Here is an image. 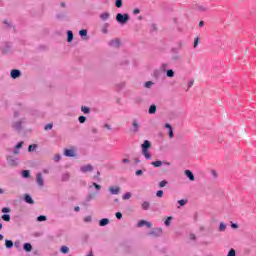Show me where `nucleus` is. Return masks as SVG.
I'll use <instances>...</instances> for the list:
<instances>
[{
	"instance_id": "26",
	"label": "nucleus",
	"mask_w": 256,
	"mask_h": 256,
	"mask_svg": "<svg viewBox=\"0 0 256 256\" xmlns=\"http://www.w3.org/2000/svg\"><path fill=\"white\" fill-rule=\"evenodd\" d=\"M67 17V14L65 12H60L56 15V19H58L59 21L65 19Z\"/></svg>"
},
{
	"instance_id": "48",
	"label": "nucleus",
	"mask_w": 256,
	"mask_h": 256,
	"mask_svg": "<svg viewBox=\"0 0 256 256\" xmlns=\"http://www.w3.org/2000/svg\"><path fill=\"white\" fill-rule=\"evenodd\" d=\"M14 247H15L16 249H21V241H19V240L15 241V242H14Z\"/></svg>"
},
{
	"instance_id": "15",
	"label": "nucleus",
	"mask_w": 256,
	"mask_h": 256,
	"mask_svg": "<svg viewBox=\"0 0 256 256\" xmlns=\"http://www.w3.org/2000/svg\"><path fill=\"white\" fill-rule=\"evenodd\" d=\"M64 155H65V157H75V150L74 149H65Z\"/></svg>"
},
{
	"instance_id": "54",
	"label": "nucleus",
	"mask_w": 256,
	"mask_h": 256,
	"mask_svg": "<svg viewBox=\"0 0 256 256\" xmlns=\"http://www.w3.org/2000/svg\"><path fill=\"white\" fill-rule=\"evenodd\" d=\"M25 142L21 141L19 142L16 146H15V149H21V147H23Z\"/></svg>"
},
{
	"instance_id": "14",
	"label": "nucleus",
	"mask_w": 256,
	"mask_h": 256,
	"mask_svg": "<svg viewBox=\"0 0 256 256\" xmlns=\"http://www.w3.org/2000/svg\"><path fill=\"white\" fill-rule=\"evenodd\" d=\"M184 175L189 179V181H195V175L191 170H185Z\"/></svg>"
},
{
	"instance_id": "42",
	"label": "nucleus",
	"mask_w": 256,
	"mask_h": 256,
	"mask_svg": "<svg viewBox=\"0 0 256 256\" xmlns=\"http://www.w3.org/2000/svg\"><path fill=\"white\" fill-rule=\"evenodd\" d=\"M131 197V192H127L122 196V199L124 201H127Z\"/></svg>"
},
{
	"instance_id": "6",
	"label": "nucleus",
	"mask_w": 256,
	"mask_h": 256,
	"mask_svg": "<svg viewBox=\"0 0 256 256\" xmlns=\"http://www.w3.org/2000/svg\"><path fill=\"white\" fill-rule=\"evenodd\" d=\"M36 183L39 187H43L45 185V180L43 179V174L41 172L36 174Z\"/></svg>"
},
{
	"instance_id": "44",
	"label": "nucleus",
	"mask_w": 256,
	"mask_h": 256,
	"mask_svg": "<svg viewBox=\"0 0 256 256\" xmlns=\"http://www.w3.org/2000/svg\"><path fill=\"white\" fill-rule=\"evenodd\" d=\"M167 67H169V64L167 63H163L161 66H160V71H167Z\"/></svg>"
},
{
	"instance_id": "32",
	"label": "nucleus",
	"mask_w": 256,
	"mask_h": 256,
	"mask_svg": "<svg viewBox=\"0 0 256 256\" xmlns=\"http://www.w3.org/2000/svg\"><path fill=\"white\" fill-rule=\"evenodd\" d=\"M153 85H155V82H153V81H147V82L144 84V87H145V89H151V87H153Z\"/></svg>"
},
{
	"instance_id": "8",
	"label": "nucleus",
	"mask_w": 256,
	"mask_h": 256,
	"mask_svg": "<svg viewBox=\"0 0 256 256\" xmlns=\"http://www.w3.org/2000/svg\"><path fill=\"white\" fill-rule=\"evenodd\" d=\"M181 49H183V42H178L177 47L171 48V53H173L174 55H179Z\"/></svg>"
},
{
	"instance_id": "7",
	"label": "nucleus",
	"mask_w": 256,
	"mask_h": 256,
	"mask_svg": "<svg viewBox=\"0 0 256 256\" xmlns=\"http://www.w3.org/2000/svg\"><path fill=\"white\" fill-rule=\"evenodd\" d=\"M108 191L110 195H119L121 193V188L119 186H110Z\"/></svg>"
},
{
	"instance_id": "40",
	"label": "nucleus",
	"mask_w": 256,
	"mask_h": 256,
	"mask_svg": "<svg viewBox=\"0 0 256 256\" xmlns=\"http://www.w3.org/2000/svg\"><path fill=\"white\" fill-rule=\"evenodd\" d=\"M168 184H169V182L167 180H163V181L159 182V187L160 188L167 187Z\"/></svg>"
},
{
	"instance_id": "63",
	"label": "nucleus",
	"mask_w": 256,
	"mask_h": 256,
	"mask_svg": "<svg viewBox=\"0 0 256 256\" xmlns=\"http://www.w3.org/2000/svg\"><path fill=\"white\" fill-rule=\"evenodd\" d=\"M69 179V174H64L62 177L63 181H67Z\"/></svg>"
},
{
	"instance_id": "33",
	"label": "nucleus",
	"mask_w": 256,
	"mask_h": 256,
	"mask_svg": "<svg viewBox=\"0 0 256 256\" xmlns=\"http://www.w3.org/2000/svg\"><path fill=\"white\" fill-rule=\"evenodd\" d=\"M37 144H31L28 146V151L29 153H33V151H35L37 149Z\"/></svg>"
},
{
	"instance_id": "64",
	"label": "nucleus",
	"mask_w": 256,
	"mask_h": 256,
	"mask_svg": "<svg viewBox=\"0 0 256 256\" xmlns=\"http://www.w3.org/2000/svg\"><path fill=\"white\" fill-rule=\"evenodd\" d=\"M136 175L137 177H140V175H143V170H137Z\"/></svg>"
},
{
	"instance_id": "45",
	"label": "nucleus",
	"mask_w": 256,
	"mask_h": 256,
	"mask_svg": "<svg viewBox=\"0 0 256 256\" xmlns=\"http://www.w3.org/2000/svg\"><path fill=\"white\" fill-rule=\"evenodd\" d=\"M79 35H80V37H87V30H85V29L80 30Z\"/></svg>"
},
{
	"instance_id": "19",
	"label": "nucleus",
	"mask_w": 256,
	"mask_h": 256,
	"mask_svg": "<svg viewBox=\"0 0 256 256\" xmlns=\"http://www.w3.org/2000/svg\"><path fill=\"white\" fill-rule=\"evenodd\" d=\"M132 127L133 133H139V122L137 120H133Z\"/></svg>"
},
{
	"instance_id": "20",
	"label": "nucleus",
	"mask_w": 256,
	"mask_h": 256,
	"mask_svg": "<svg viewBox=\"0 0 256 256\" xmlns=\"http://www.w3.org/2000/svg\"><path fill=\"white\" fill-rule=\"evenodd\" d=\"M13 129H15L16 131H21L22 129V122L21 121H17L12 125Z\"/></svg>"
},
{
	"instance_id": "57",
	"label": "nucleus",
	"mask_w": 256,
	"mask_h": 256,
	"mask_svg": "<svg viewBox=\"0 0 256 256\" xmlns=\"http://www.w3.org/2000/svg\"><path fill=\"white\" fill-rule=\"evenodd\" d=\"M115 216L117 219H123V214L121 212H116Z\"/></svg>"
},
{
	"instance_id": "53",
	"label": "nucleus",
	"mask_w": 256,
	"mask_h": 256,
	"mask_svg": "<svg viewBox=\"0 0 256 256\" xmlns=\"http://www.w3.org/2000/svg\"><path fill=\"white\" fill-rule=\"evenodd\" d=\"M54 161L57 163V162H59V161H61V156L59 155V154H56L55 156H54Z\"/></svg>"
},
{
	"instance_id": "4",
	"label": "nucleus",
	"mask_w": 256,
	"mask_h": 256,
	"mask_svg": "<svg viewBox=\"0 0 256 256\" xmlns=\"http://www.w3.org/2000/svg\"><path fill=\"white\" fill-rule=\"evenodd\" d=\"M108 45L113 49H119L121 47V40L119 38L112 39L108 42Z\"/></svg>"
},
{
	"instance_id": "31",
	"label": "nucleus",
	"mask_w": 256,
	"mask_h": 256,
	"mask_svg": "<svg viewBox=\"0 0 256 256\" xmlns=\"http://www.w3.org/2000/svg\"><path fill=\"white\" fill-rule=\"evenodd\" d=\"M13 242L11 240H5V247L6 249H12L13 247Z\"/></svg>"
},
{
	"instance_id": "50",
	"label": "nucleus",
	"mask_w": 256,
	"mask_h": 256,
	"mask_svg": "<svg viewBox=\"0 0 256 256\" xmlns=\"http://www.w3.org/2000/svg\"><path fill=\"white\" fill-rule=\"evenodd\" d=\"M92 185H93V187H95V189H96L97 191H101V185H99V184H97V183H95V182H93Z\"/></svg>"
},
{
	"instance_id": "10",
	"label": "nucleus",
	"mask_w": 256,
	"mask_h": 256,
	"mask_svg": "<svg viewBox=\"0 0 256 256\" xmlns=\"http://www.w3.org/2000/svg\"><path fill=\"white\" fill-rule=\"evenodd\" d=\"M10 76L12 79H19V77H21V70H19V69L11 70Z\"/></svg>"
},
{
	"instance_id": "9",
	"label": "nucleus",
	"mask_w": 256,
	"mask_h": 256,
	"mask_svg": "<svg viewBox=\"0 0 256 256\" xmlns=\"http://www.w3.org/2000/svg\"><path fill=\"white\" fill-rule=\"evenodd\" d=\"M145 225L148 229H151V227H153V224L146 220H140L137 224V227H145Z\"/></svg>"
},
{
	"instance_id": "12",
	"label": "nucleus",
	"mask_w": 256,
	"mask_h": 256,
	"mask_svg": "<svg viewBox=\"0 0 256 256\" xmlns=\"http://www.w3.org/2000/svg\"><path fill=\"white\" fill-rule=\"evenodd\" d=\"M80 171L82 173H89V172L93 171V165H91V164L84 165V166L80 167Z\"/></svg>"
},
{
	"instance_id": "34",
	"label": "nucleus",
	"mask_w": 256,
	"mask_h": 256,
	"mask_svg": "<svg viewBox=\"0 0 256 256\" xmlns=\"http://www.w3.org/2000/svg\"><path fill=\"white\" fill-rule=\"evenodd\" d=\"M60 251H61V253H63L64 255H67V253H69V247H67V246H62V247L60 248Z\"/></svg>"
},
{
	"instance_id": "27",
	"label": "nucleus",
	"mask_w": 256,
	"mask_h": 256,
	"mask_svg": "<svg viewBox=\"0 0 256 256\" xmlns=\"http://www.w3.org/2000/svg\"><path fill=\"white\" fill-rule=\"evenodd\" d=\"M81 111L82 113H84L85 115H89V113H91V108L87 107V106H82L81 107Z\"/></svg>"
},
{
	"instance_id": "58",
	"label": "nucleus",
	"mask_w": 256,
	"mask_h": 256,
	"mask_svg": "<svg viewBox=\"0 0 256 256\" xmlns=\"http://www.w3.org/2000/svg\"><path fill=\"white\" fill-rule=\"evenodd\" d=\"M168 135H169L170 139H173L175 137V134H173V129L168 130Z\"/></svg>"
},
{
	"instance_id": "11",
	"label": "nucleus",
	"mask_w": 256,
	"mask_h": 256,
	"mask_svg": "<svg viewBox=\"0 0 256 256\" xmlns=\"http://www.w3.org/2000/svg\"><path fill=\"white\" fill-rule=\"evenodd\" d=\"M151 165H153V167H161L162 165H171L170 162H167V161H161V160H157V161H154V162H151Z\"/></svg>"
},
{
	"instance_id": "37",
	"label": "nucleus",
	"mask_w": 256,
	"mask_h": 256,
	"mask_svg": "<svg viewBox=\"0 0 256 256\" xmlns=\"http://www.w3.org/2000/svg\"><path fill=\"white\" fill-rule=\"evenodd\" d=\"M2 219H3L4 221H6V222H9V221H11V215H9V214H3V215H2Z\"/></svg>"
},
{
	"instance_id": "36",
	"label": "nucleus",
	"mask_w": 256,
	"mask_h": 256,
	"mask_svg": "<svg viewBox=\"0 0 256 256\" xmlns=\"http://www.w3.org/2000/svg\"><path fill=\"white\" fill-rule=\"evenodd\" d=\"M115 5L118 9H121L123 7V0H115Z\"/></svg>"
},
{
	"instance_id": "18",
	"label": "nucleus",
	"mask_w": 256,
	"mask_h": 256,
	"mask_svg": "<svg viewBox=\"0 0 256 256\" xmlns=\"http://www.w3.org/2000/svg\"><path fill=\"white\" fill-rule=\"evenodd\" d=\"M149 115H155L157 113V105L152 104L148 109Z\"/></svg>"
},
{
	"instance_id": "13",
	"label": "nucleus",
	"mask_w": 256,
	"mask_h": 256,
	"mask_svg": "<svg viewBox=\"0 0 256 256\" xmlns=\"http://www.w3.org/2000/svg\"><path fill=\"white\" fill-rule=\"evenodd\" d=\"M24 201L28 203V205H35V200H33L30 194H25Z\"/></svg>"
},
{
	"instance_id": "2",
	"label": "nucleus",
	"mask_w": 256,
	"mask_h": 256,
	"mask_svg": "<svg viewBox=\"0 0 256 256\" xmlns=\"http://www.w3.org/2000/svg\"><path fill=\"white\" fill-rule=\"evenodd\" d=\"M129 19H131V17L127 13H118L116 15V21L117 23H120V25H127V23H129Z\"/></svg>"
},
{
	"instance_id": "24",
	"label": "nucleus",
	"mask_w": 256,
	"mask_h": 256,
	"mask_svg": "<svg viewBox=\"0 0 256 256\" xmlns=\"http://www.w3.org/2000/svg\"><path fill=\"white\" fill-rule=\"evenodd\" d=\"M66 33H67V41L68 43H71L73 41V31L68 30Z\"/></svg>"
},
{
	"instance_id": "49",
	"label": "nucleus",
	"mask_w": 256,
	"mask_h": 256,
	"mask_svg": "<svg viewBox=\"0 0 256 256\" xmlns=\"http://www.w3.org/2000/svg\"><path fill=\"white\" fill-rule=\"evenodd\" d=\"M45 131H49L51 129H53V123H48L45 127H44Z\"/></svg>"
},
{
	"instance_id": "17",
	"label": "nucleus",
	"mask_w": 256,
	"mask_h": 256,
	"mask_svg": "<svg viewBox=\"0 0 256 256\" xmlns=\"http://www.w3.org/2000/svg\"><path fill=\"white\" fill-rule=\"evenodd\" d=\"M10 50L11 45H9V43H6L5 47H1V52L3 53V55H7V53H9Z\"/></svg>"
},
{
	"instance_id": "30",
	"label": "nucleus",
	"mask_w": 256,
	"mask_h": 256,
	"mask_svg": "<svg viewBox=\"0 0 256 256\" xmlns=\"http://www.w3.org/2000/svg\"><path fill=\"white\" fill-rule=\"evenodd\" d=\"M226 229H227V224L221 222L219 225L218 231H220V233H223V231H225Z\"/></svg>"
},
{
	"instance_id": "62",
	"label": "nucleus",
	"mask_w": 256,
	"mask_h": 256,
	"mask_svg": "<svg viewBox=\"0 0 256 256\" xmlns=\"http://www.w3.org/2000/svg\"><path fill=\"white\" fill-rule=\"evenodd\" d=\"M117 87H119V89H123L125 87V82L117 84Z\"/></svg>"
},
{
	"instance_id": "22",
	"label": "nucleus",
	"mask_w": 256,
	"mask_h": 256,
	"mask_svg": "<svg viewBox=\"0 0 256 256\" xmlns=\"http://www.w3.org/2000/svg\"><path fill=\"white\" fill-rule=\"evenodd\" d=\"M142 209L144 211H149V208L151 207V203H149V201H144L141 205Z\"/></svg>"
},
{
	"instance_id": "55",
	"label": "nucleus",
	"mask_w": 256,
	"mask_h": 256,
	"mask_svg": "<svg viewBox=\"0 0 256 256\" xmlns=\"http://www.w3.org/2000/svg\"><path fill=\"white\" fill-rule=\"evenodd\" d=\"M91 221H92L91 216H86V217L84 218V222H85V223H91Z\"/></svg>"
},
{
	"instance_id": "60",
	"label": "nucleus",
	"mask_w": 256,
	"mask_h": 256,
	"mask_svg": "<svg viewBox=\"0 0 256 256\" xmlns=\"http://www.w3.org/2000/svg\"><path fill=\"white\" fill-rule=\"evenodd\" d=\"M211 175L214 177V179H217V177H218L217 171H215V170H211Z\"/></svg>"
},
{
	"instance_id": "38",
	"label": "nucleus",
	"mask_w": 256,
	"mask_h": 256,
	"mask_svg": "<svg viewBox=\"0 0 256 256\" xmlns=\"http://www.w3.org/2000/svg\"><path fill=\"white\" fill-rule=\"evenodd\" d=\"M46 220H47V216H45V215H40V216L37 217V221L39 223H41L43 221H46Z\"/></svg>"
},
{
	"instance_id": "5",
	"label": "nucleus",
	"mask_w": 256,
	"mask_h": 256,
	"mask_svg": "<svg viewBox=\"0 0 256 256\" xmlns=\"http://www.w3.org/2000/svg\"><path fill=\"white\" fill-rule=\"evenodd\" d=\"M148 235H152V237H161V235H163V229L154 228L148 233Z\"/></svg>"
},
{
	"instance_id": "51",
	"label": "nucleus",
	"mask_w": 256,
	"mask_h": 256,
	"mask_svg": "<svg viewBox=\"0 0 256 256\" xmlns=\"http://www.w3.org/2000/svg\"><path fill=\"white\" fill-rule=\"evenodd\" d=\"M2 213H11V208L9 207L2 208Z\"/></svg>"
},
{
	"instance_id": "39",
	"label": "nucleus",
	"mask_w": 256,
	"mask_h": 256,
	"mask_svg": "<svg viewBox=\"0 0 256 256\" xmlns=\"http://www.w3.org/2000/svg\"><path fill=\"white\" fill-rule=\"evenodd\" d=\"M197 11H200V13H205V11H207V7L204 6H197L196 7Z\"/></svg>"
},
{
	"instance_id": "28",
	"label": "nucleus",
	"mask_w": 256,
	"mask_h": 256,
	"mask_svg": "<svg viewBox=\"0 0 256 256\" xmlns=\"http://www.w3.org/2000/svg\"><path fill=\"white\" fill-rule=\"evenodd\" d=\"M109 17H110L109 12L100 14V19H102V21H107V19H109Z\"/></svg>"
},
{
	"instance_id": "29",
	"label": "nucleus",
	"mask_w": 256,
	"mask_h": 256,
	"mask_svg": "<svg viewBox=\"0 0 256 256\" xmlns=\"http://www.w3.org/2000/svg\"><path fill=\"white\" fill-rule=\"evenodd\" d=\"M166 76L169 78H173L175 77V71H173V69H169L166 71Z\"/></svg>"
},
{
	"instance_id": "61",
	"label": "nucleus",
	"mask_w": 256,
	"mask_h": 256,
	"mask_svg": "<svg viewBox=\"0 0 256 256\" xmlns=\"http://www.w3.org/2000/svg\"><path fill=\"white\" fill-rule=\"evenodd\" d=\"M231 228L232 229H239V225L236 223L231 222Z\"/></svg>"
},
{
	"instance_id": "1",
	"label": "nucleus",
	"mask_w": 256,
	"mask_h": 256,
	"mask_svg": "<svg viewBox=\"0 0 256 256\" xmlns=\"http://www.w3.org/2000/svg\"><path fill=\"white\" fill-rule=\"evenodd\" d=\"M141 149L145 159H151V153L149 152V149H151V141L145 140L141 145Z\"/></svg>"
},
{
	"instance_id": "59",
	"label": "nucleus",
	"mask_w": 256,
	"mask_h": 256,
	"mask_svg": "<svg viewBox=\"0 0 256 256\" xmlns=\"http://www.w3.org/2000/svg\"><path fill=\"white\" fill-rule=\"evenodd\" d=\"M156 196H157V197H163V190H158V191L156 192Z\"/></svg>"
},
{
	"instance_id": "47",
	"label": "nucleus",
	"mask_w": 256,
	"mask_h": 256,
	"mask_svg": "<svg viewBox=\"0 0 256 256\" xmlns=\"http://www.w3.org/2000/svg\"><path fill=\"white\" fill-rule=\"evenodd\" d=\"M198 46H199V37H196V38L194 39L193 47H194V49H197Z\"/></svg>"
},
{
	"instance_id": "46",
	"label": "nucleus",
	"mask_w": 256,
	"mask_h": 256,
	"mask_svg": "<svg viewBox=\"0 0 256 256\" xmlns=\"http://www.w3.org/2000/svg\"><path fill=\"white\" fill-rule=\"evenodd\" d=\"M181 60V56L179 54H175L172 56V61H180Z\"/></svg>"
},
{
	"instance_id": "3",
	"label": "nucleus",
	"mask_w": 256,
	"mask_h": 256,
	"mask_svg": "<svg viewBox=\"0 0 256 256\" xmlns=\"http://www.w3.org/2000/svg\"><path fill=\"white\" fill-rule=\"evenodd\" d=\"M6 160L9 167H17V165H19V163L17 162V158H15L14 156L8 155L6 156Z\"/></svg>"
},
{
	"instance_id": "16",
	"label": "nucleus",
	"mask_w": 256,
	"mask_h": 256,
	"mask_svg": "<svg viewBox=\"0 0 256 256\" xmlns=\"http://www.w3.org/2000/svg\"><path fill=\"white\" fill-rule=\"evenodd\" d=\"M23 249L26 251V253H31V251H33V246L31 243H24Z\"/></svg>"
},
{
	"instance_id": "21",
	"label": "nucleus",
	"mask_w": 256,
	"mask_h": 256,
	"mask_svg": "<svg viewBox=\"0 0 256 256\" xmlns=\"http://www.w3.org/2000/svg\"><path fill=\"white\" fill-rule=\"evenodd\" d=\"M95 197H97V193L96 192L88 194L86 196V202L89 203V201H92V199H95Z\"/></svg>"
},
{
	"instance_id": "43",
	"label": "nucleus",
	"mask_w": 256,
	"mask_h": 256,
	"mask_svg": "<svg viewBox=\"0 0 256 256\" xmlns=\"http://www.w3.org/2000/svg\"><path fill=\"white\" fill-rule=\"evenodd\" d=\"M78 121H79V123L83 124V123H85V122L87 121V117H85V116H79V117H78Z\"/></svg>"
},
{
	"instance_id": "52",
	"label": "nucleus",
	"mask_w": 256,
	"mask_h": 256,
	"mask_svg": "<svg viewBox=\"0 0 256 256\" xmlns=\"http://www.w3.org/2000/svg\"><path fill=\"white\" fill-rule=\"evenodd\" d=\"M188 200H179L178 201V204L180 205V207H183L186 203H187Z\"/></svg>"
},
{
	"instance_id": "35",
	"label": "nucleus",
	"mask_w": 256,
	"mask_h": 256,
	"mask_svg": "<svg viewBox=\"0 0 256 256\" xmlns=\"http://www.w3.org/2000/svg\"><path fill=\"white\" fill-rule=\"evenodd\" d=\"M171 221H173V217H171V216L167 217V219L164 222L166 227H169L171 225Z\"/></svg>"
},
{
	"instance_id": "56",
	"label": "nucleus",
	"mask_w": 256,
	"mask_h": 256,
	"mask_svg": "<svg viewBox=\"0 0 256 256\" xmlns=\"http://www.w3.org/2000/svg\"><path fill=\"white\" fill-rule=\"evenodd\" d=\"M194 83H195V80H190L189 82H188V89H191L192 87H193V85H194Z\"/></svg>"
},
{
	"instance_id": "23",
	"label": "nucleus",
	"mask_w": 256,
	"mask_h": 256,
	"mask_svg": "<svg viewBox=\"0 0 256 256\" xmlns=\"http://www.w3.org/2000/svg\"><path fill=\"white\" fill-rule=\"evenodd\" d=\"M22 177H23V179H29V177H31V171L23 170L22 171Z\"/></svg>"
},
{
	"instance_id": "41",
	"label": "nucleus",
	"mask_w": 256,
	"mask_h": 256,
	"mask_svg": "<svg viewBox=\"0 0 256 256\" xmlns=\"http://www.w3.org/2000/svg\"><path fill=\"white\" fill-rule=\"evenodd\" d=\"M227 256H237V252L235 249L231 248L227 254Z\"/></svg>"
},
{
	"instance_id": "25",
	"label": "nucleus",
	"mask_w": 256,
	"mask_h": 256,
	"mask_svg": "<svg viewBox=\"0 0 256 256\" xmlns=\"http://www.w3.org/2000/svg\"><path fill=\"white\" fill-rule=\"evenodd\" d=\"M100 227H105L106 225H109V220L107 218H103L99 221Z\"/></svg>"
}]
</instances>
